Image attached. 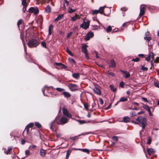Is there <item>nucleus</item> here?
Segmentation results:
<instances>
[{
  "label": "nucleus",
  "mask_w": 159,
  "mask_h": 159,
  "mask_svg": "<svg viewBox=\"0 0 159 159\" xmlns=\"http://www.w3.org/2000/svg\"><path fill=\"white\" fill-rule=\"evenodd\" d=\"M72 77L75 79H79L80 78V74L79 73H74L73 74Z\"/></svg>",
  "instance_id": "obj_21"
},
{
  "label": "nucleus",
  "mask_w": 159,
  "mask_h": 159,
  "mask_svg": "<svg viewBox=\"0 0 159 159\" xmlns=\"http://www.w3.org/2000/svg\"><path fill=\"white\" fill-rule=\"evenodd\" d=\"M142 70H143L147 71L148 70V68L144 66H142Z\"/></svg>",
  "instance_id": "obj_50"
},
{
  "label": "nucleus",
  "mask_w": 159,
  "mask_h": 159,
  "mask_svg": "<svg viewBox=\"0 0 159 159\" xmlns=\"http://www.w3.org/2000/svg\"><path fill=\"white\" fill-rule=\"evenodd\" d=\"M139 60V58L138 57L134 59H133L131 61H135V62H138Z\"/></svg>",
  "instance_id": "obj_43"
},
{
  "label": "nucleus",
  "mask_w": 159,
  "mask_h": 159,
  "mask_svg": "<svg viewBox=\"0 0 159 159\" xmlns=\"http://www.w3.org/2000/svg\"><path fill=\"white\" fill-rule=\"evenodd\" d=\"M34 125L33 123H30L26 127L25 130H26L27 132H28L29 131V128L30 127H32Z\"/></svg>",
  "instance_id": "obj_17"
},
{
  "label": "nucleus",
  "mask_w": 159,
  "mask_h": 159,
  "mask_svg": "<svg viewBox=\"0 0 159 159\" xmlns=\"http://www.w3.org/2000/svg\"><path fill=\"white\" fill-rule=\"evenodd\" d=\"M68 119L66 117H62L59 121L57 122V123L58 125H63L68 122Z\"/></svg>",
  "instance_id": "obj_3"
},
{
  "label": "nucleus",
  "mask_w": 159,
  "mask_h": 159,
  "mask_svg": "<svg viewBox=\"0 0 159 159\" xmlns=\"http://www.w3.org/2000/svg\"><path fill=\"white\" fill-rule=\"evenodd\" d=\"M53 30V25H51L49 26L48 29V34L50 35L52 34V31Z\"/></svg>",
  "instance_id": "obj_19"
},
{
  "label": "nucleus",
  "mask_w": 159,
  "mask_h": 159,
  "mask_svg": "<svg viewBox=\"0 0 159 159\" xmlns=\"http://www.w3.org/2000/svg\"><path fill=\"white\" fill-rule=\"evenodd\" d=\"M150 56L151 54L149 55L148 57L146 58V60L148 61L150 60Z\"/></svg>",
  "instance_id": "obj_54"
},
{
  "label": "nucleus",
  "mask_w": 159,
  "mask_h": 159,
  "mask_svg": "<svg viewBox=\"0 0 159 159\" xmlns=\"http://www.w3.org/2000/svg\"><path fill=\"white\" fill-rule=\"evenodd\" d=\"M66 51L67 52V53L70 55H71V56L73 55L72 53L68 49H66Z\"/></svg>",
  "instance_id": "obj_48"
},
{
  "label": "nucleus",
  "mask_w": 159,
  "mask_h": 159,
  "mask_svg": "<svg viewBox=\"0 0 159 159\" xmlns=\"http://www.w3.org/2000/svg\"><path fill=\"white\" fill-rule=\"evenodd\" d=\"M144 39L145 40H147V41H149L151 39V38L150 37H148L146 36L145 37H144Z\"/></svg>",
  "instance_id": "obj_44"
},
{
  "label": "nucleus",
  "mask_w": 159,
  "mask_h": 159,
  "mask_svg": "<svg viewBox=\"0 0 159 159\" xmlns=\"http://www.w3.org/2000/svg\"><path fill=\"white\" fill-rule=\"evenodd\" d=\"M39 44V43L37 40L32 39L28 42V46L30 48H33L36 47Z\"/></svg>",
  "instance_id": "obj_2"
},
{
  "label": "nucleus",
  "mask_w": 159,
  "mask_h": 159,
  "mask_svg": "<svg viewBox=\"0 0 159 159\" xmlns=\"http://www.w3.org/2000/svg\"><path fill=\"white\" fill-rule=\"evenodd\" d=\"M88 47L86 44H83L82 47V51L84 53L88 52L87 48Z\"/></svg>",
  "instance_id": "obj_12"
},
{
  "label": "nucleus",
  "mask_w": 159,
  "mask_h": 159,
  "mask_svg": "<svg viewBox=\"0 0 159 159\" xmlns=\"http://www.w3.org/2000/svg\"><path fill=\"white\" fill-rule=\"evenodd\" d=\"M62 112L64 115L68 118H71L72 115L69 113L67 110L66 108H63L62 109Z\"/></svg>",
  "instance_id": "obj_8"
},
{
  "label": "nucleus",
  "mask_w": 159,
  "mask_h": 159,
  "mask_svg": "<svg viewBox=\"0 0 159 159\" xmlns=\"http://www.w3.org/2000/svg\"><path fill=\"white\" fill-rule=\"evenodd\" d=\"M152 141V139L150 137H149L148 140V141L147 142V144H151Z\"/></svg>",
  "instance_id": "obj_39"
},
{
  "label": "nucleus",
  "mask_w": 159,
  "mask_h": 159,
  "mask_svg": "<svg viewBox=\"0 0 159 159\" xmlns=\"http://www.w3.org/2000/svg\"><path fill=\"white\" fill-rule=\"evenodd\" d=\"M95 53L96 55V57L97 58H99V57L98 56V53H97V52L96 51L95 52Z\"/></svg>",
  "instance_id": "obj_63"
},
{
  "label": "nucleus",
  "mask_w": 159,
  "mask_h": 159,
  "mask_svg": "<svg viewBox=\"0 0 159 159\" xmlns=\"http://www.w3.org/2000/svg\"><path fill=\"white\" fill-rule=\"evenodd\" d=\"M93 90L95 93L98 95H101V91L98 88L95 87L93 89Z\"/></svg>",
  "instance_id": "obj_13"
},
{
  "label": "nucleus",
  "mask_w": 159,
  "mask_h": 159,
  "mask_svg": "<svg viewBox=\"0 0 159 159\" xmlns=\"http://www.w3.org/2000/svg\"><path fill=\"white\" fill-rule=\"evenodd\" d=\"M145 10V7L143 5H141L140 8V12L139 15V17H141L144 14Z\"/></svg>",
  "instance_id": "obj_7"
},
{
  "label": "nucleus",
  "mask_w": 159,
  "mask_h": 159,
  "mask_svg": "<svg viewBox=\"0 0 159 159\" xmlns=\"http://www.w3.org/2000/svg\"><path fill=\"white\" fill-rule=\"evenodd\" d=\"M69 60L70 62H71L72 63H76L75 61L73 58H70L69 59Z\"/></svg>",
  "instance_id": "obj_53"
},
{
  "label": "nucleus",
  "mask_w": 159,
  "mask_h": 159,
  "mask_svg": "<svg viewBox=\"0 0 159 159\" xmlns=\"http://www.w3.org/2000/svg\"><path fill=\"white\" fill-rule=\"evenodd\" d=\"M151 57L152 61H151V64L152 66L153 64V62L152 61H153L154 60V54L153 52H152Z\"/></svg>",
  "instance_id": "obj_33"
},
{
  "label": "nucleus",
  "mask_w": 159,
  "mask_h": 159,
  "mask_svg": "<svg viewBox=\"0 0 159 159\" xmlns=\"http://www.w3.org/2000/svg\"><path fill=\"white\" fill-rule=\"evenodd\" d=\"M120 87L123 88L124 87V83L123 82H121L120 83Z\"/></svg>",
  "instance_id": "obj_55"
},
{
  "label": "nucleus",
  "mask_w": 159,
  "mask_h": 159,
  "mask_svg": "<svg viewBox=\"0 0 159 159\" xmlns=\"http://www.w3.org/2000/svg\"><path fill=\"white\" fill-rule=\"evenodd\" d=\"M122 72L125 74V78H129L130 76V75L129 72L126 71H122Z\"/></svg>",
  "instance_id": "obj_23"
},
{
  "label": "nucleus",
  "mask_w": 159,
  "mask_h": 159,
  "mask_svg": "<svg viewBox=\"0 0 159 159\" xmlns=\"http://www.w3.org/2000/svg\"><path fill=\"white\" fill-rule=\"evenodd\" d=\"M63 17V15H59L57 18L55 19V22H57L58 20L61 19Z\"/></svg>",
  "instance_id": "obj_20"
},
{
  "label": "nucleus",
  "mask_w": 159,
  "mask_h": 159,
  "mask_svg": "<svg viewBox=\"0 0 159 159\" xmlns=\"http://www.w3.org/2000/svg\"><path fill=\"white\" fill-rule=\"evenodd\" d=\"M29 11L30 13H34V14H37L39 13V10L37 7H31L29 9Z\"/></svg>",
  "instance_id": "obj_6"
},
{
  "label": "nucleus",
  "mask_w": 159,
  "mask_h": 159,
  "mask_svg": "<svg viewBox=\"0 0 159 159\" xmlns=\"http://www.w3.org/2000/svg\"><path fill=\"white\" fill-rule=\"evenodd\" d=\"M71 152V151L70 150H68L67 151L66 156V157L67 159L68 158Z\"/></svg>",
  "instance_id": "obj_30"
},
{
  "label": "nucleus",
  "mask_w": 159,
  "mask_h": 159,
  "mask_svg": "<svg viewBox=\"0 0 159 159\" xmlns=\"http://www.w3.org/2000/svg\"><path fill=\"white\" fill-rule=\"evenodd\" d=\"M12 150V148H8V150L7 152H5V153L8 154Z\"/></svg>",
  "instance_id": "obj_37"
},
{
  "label": "nucleus",
  "mask_w": 159,
  "mask_h": 159,
  "mask_svg": "<svg viewBox=\"0 0 159 159\" xmlns=\"http://www.w3.org/2000/svg\"><path fill=\"white\" fill-rule=\"evenodd\" d=\"M136 120L138 122V124H141L142 129L145 128L147 124L146 118L143 116H140L138 117Z\"/></svg>",
  "instance_id": "obj_1"
},
{
  "label": "nucleus",
  "mask_w": 159,
  "mask_h": 159,
  "mask_svg": "<svg viewBox=\"0 0 159 159\" xmlns=\"http://www.w3.org/2000/svg\"><path fill=\"white\" fill-rule=\"evenodd\" d=\"M80 18V16L78 14H75V15L71 18L70 20L72 21H75L76 20H78Z\"/></svg>",
  "instance_id": "obj_11"
},
{
  "label": "nucleus",
  "mask_w": 159,
  "mask_h": 159,
  "mask_svg": "<svg viewBox=\"0 0 159 159\" xmlns=\"http://www.w3.org/2000/svg\"><path fill=\"white\" fill-rule=\"evenodd\" d=\"M85 54V57L87 59H89V55H88V52H87L86 53H84Z\"/></svg>",
  "instance_id": "obj_58"
},
{
  "label": "nucleus",
  "mask_w": 159,
  "mask_h": 159,
  "mask_svg": "<svg viewBox=\"0 0 159 159\" xmlns=\"http://www.w3.org/2000/svg\"><path fill=\"white\" fill-rule=\"evenodd\" d=\"M105 7H100L98 10L99 13L101 14H103L104 12V9Z\"/></svg>",
  "instance_id": "obj_28"
},
{
  "label": "nucleus",
  "mask_w": 159,
  "mask_h": 159,
  "mask_svg": "<svg viewBox=\"0 0 159 159\" xmlns=\"http://www.w3.org/2000/svg\"><path fill=\"white\" fill-rule=\"evenodd\" d=\"M154 86L157 88H159V83L158 82H155L154 83Z\"/></svg>",
  "instance_id": "obj_42"
},
{
  "label": "nucleus",
  "mask_w": 159,
  "mask_h": 159,
  "mask_svg": "<svg viewBox=\"0 0 159 159\" xmlns=\"http://www.w3.org/2000/svg\"><path fill=\"white\" fill-rule=\"evenodd\" d=\"M78 139V137L77 136H74V137H70V139H72V140H75L77 139Z\"/></svg>",
  "instance_id": "obj_51"
},
{
  "label": "nucleus",
  "mask_w": 159,
  "mask_h": 159,
  "mask_svg": "<svg viewBox=\"0 0 159 159\" xmlns=\"http://www.w3.org/2000/svg\"><path fill=\"white\" fill-rule=\"evenodd\" d=\"M128 99L127 98L122 97L120 99L119 101L120 102H124L126 101Z\"/></svg>",
  "instance_id": "obj_29"
},
{
  "label": "nucleus",
  "mask_w": 159,
  "mask_h": 159,
  "mask_svg": "<svg viewBox=\"0 0 159 159\" xmlns=\"http://www.w3.org/2000/svg\"><path fill=\"white\" fill-rule=\"evenodd\" d=\"M50 125H50V128L51 130H52L53 129V123L52 122L51 124Z\"/></svg>",
  "instance_id": "obj_60"
},
{
  "label": "nucleus",
  "mask_w": 159,
  "mask_h": 159,
  "mask_svg": "<svg viewBox=\"0 0 159 159\" xmlns=\"http://www.w3.org/2000/svg\"><path fill=\"white\" fill-rule=\"evenodd\" d=\"M154 62L158 63H159V57H157L156 59L153 61Z\"/></svg>",
  "instance_id": "obj_41"
},
{
  "label": "nucleus",
  "mask_w": 159,
  "mask_h": 159,
  "mask_svg": "<svg viewBox=\"0 0 159 159\" xmlns=\"http://www.w3.org/2000/svg\"><path fill=\"white\" fill-rule=\"evenodd\" d=\"M111 30V26L110 25H109L106 29V31L107 33H108L110 32Z\"/></svg>",
  "instance_id": "obj_35"
},
{
  "label": "nucleus",
  "mask_w": 159,
  "mask_h": 159,
  "mask_svg": "<svg viewBox=\"0 0 159 159\" xmlns=\"http://www.w3.org/2000/svg\"><path fill=\"white\" fill-rule=\"evenodd\" d=\"M142 99L143 101H144L146 102H148V100L146 98H144V97H142Z\"/></svg>",
  "instance_id": "obj_57"
},
{
  "label": "nucleus",
  "mask_w": 159,
  "mask_h": 159,
  "mask_svg": "<svg viewBox=\"0 0 159 159\" xmlns=\"http://www.w3.org/2000/svg\"><path fill=\"white\" fill-rule=\"evenodd\" d=\"M93 36V33L91 32H89L87 34L84 39L86 41H88L90 38H92Z\"/></svg>",
  "instance_id": "obj_9"
},
{
  "label": "nucleus",
  "mask_w": 159,
  "mask_h": 159,
  "mask_svg": "<svg viewBox=\"0 0 159 159\" xmlns=\"http://www.w3.org/2000/svg\"><path fill=\"white\" fill-rule=\"evenodd\" d=\"M41 45H42L44 48H46V43L45 42H42L41 43Z\"/></svg>",
  "instance_id": "obj_49"
},
{
  "label": "nucleus",
  "mask_w": 159,
  "mask_h": 159,
  "mask_svg": "<svg viewBox=\"0 0 159 159\" xmlns=\"http://www.w3.org/2000/svg\"><path fill=\"white\" fill-rule=\"evenodd\" d=\"M147 150L148 154L150 155L153 154L155 152L154 149L152 148H148Z\"/></svg>",
  "instance_id": "obj_14"
},
{
  "label": "nucleus",
  "mask_w": 159,
  "mask_h": 159,
  "mask_svg": "<svg viewBox=\"0 0 159 159\" xmlns=\"http://www.w3.org/2000/svg\"><path fill=\"white\" fill-rule=\"evenodd\" d=\"M55 64L57 65L60 66H61V65L62 63H56Z\"/></svg>",
  "instance_id": "obj_64"
},
{
  "label": "nucleus",
  "mask_w": 159,
  "mask_h": 159,
  "mask_svg": "<svg viewBox=\"0 0 159 159\" xmlns=\"http://www.w3.org/2000/svg\"><path fill=\"white\" fill-rule=\"evenodd\" d=\"M84 108L86 110H88L89 105L87 103H85L84 104Z\"/></svg>",
  "instance_id": "obj_38"
},
{
  "label": "nucleus",
  "mask_w": 159,
  "mask_h": 159,
  "mask_svg": "<svg viewBox=\"0 0 159 159\" xmlns=\"http://www.w3.org/2000/svg\"><path fill=\"white\" fill-rule=\"evenodd\" d=\"M98 13H99L98 10H95L93 11L92 14L93 15H95L98 14Z\"/></svg>",
  "instance_id": "obj_45"
},
{
  "label": "nucleus",
  "mask_w": 159,
  "mask_h": 159,
  "mask_svg": "<svg viewBox=\"0 0 159 159\" xmlns=\"http://www.w3.org/2000/svg\"><path fill=\"white\" fill-rule=\"evenodd\" d=\"M25 154L26 156L30 155V151L28 150H26L25 151Z\"/></svg>",
  "instance_id": "obj_47"
},
{
  "label": "nucleus",
  "mask_w": 159,
  "mask_h": 159,
  "mask_svg": "<svg viewBox=\"0 0 159 159\" xmlns=\"http://www.w3.org/2000/svg\"><path fill=\"white\" fill-rule=\"evenodd\" d=\"M68 12L69 13H71L75 12L76 11V9H72L71 7H69L67 10Z\"/></svg>",
  "instance_id": "obj_22"
},
{
  "label": "nucleus",
  "mask_w": 159,
  "mask_h": 159,
  "mask_svg": "<svg viewBox=\"0 0 159 159\" xmlns=\"http://www.w3.org/2000/svg\"><path fill=\"white\" fill-rule=\"evenodd\" d=\"M107 76L109 77H114L115 76V75L112 72H110L108 71L107 72Z\"/></svg>",
  "instance_id": "obj_24"
},
{
  "label": "nucleus",
  "mask_w": 159,
  "mask_h": 159,
  "mask_svg": "<svg viewBox=\"0 0 159 159\" xmlns=\"http://www.w3.org/2000/svg\"><path fill=\"white\" fill-rule=\"evenodd\" d=\"M112 139L115 141H117L118 140V138L116 136H113L112 137Z\"/></svg>",
  "instance_id": "obj_52"
},
{
  "label": "nucleus",
  "mask_w": 159,
  "mask_h": 159,
  "mask_svg": "<svg viewBox=\"0 0 159 159\" xmlns=\"http://www.w3.org/2000/svg\"><path fill=\"white\" fill-rule=\"evenodd\" d=\"M110 88L111 89L113 92H115L116 91V89L114 88V86L112 85H110Z\"/></svg>",
  "instance_id": "obj_34"
},
{
  "label": "nucleus",
  "mask_w": 159,
  "mask_h": 159,
  "mask_svg": "<svg viewBox=\"0 0 159 159\" xmlns=\"http://www.w3.org/2000/svg\"><path fill=\"white\" fill-rule=\"evenodd\" d=\"M56 89L57 91L60 92L65 90V89H64L60 88H57Z\"/></svg>",
  "instance_id": "obj_36"
},
{
  "label": "nucleus",
  "mask_w": 159,
  "mask_h": 159,
  "mask_svg": "<svg viewBox=\"0 0 159 159\" xmlns=\"http://www.w3.org/2000/svg\"><path fill=\"white\" fill-rule=\"evenodd\" d=\"M109 66L111 67H115L116 66V63L113 60L110 61L109 63Z\"/></svg>",
  "instance_id": "obj_15"
},
{
  "label": "nucleus",
  "mask_w": 159,
  "mask_h": 159,
  "mask_svg": "<svg viewBox=\"0 0 159 159\" xmlns=\"http://www.w3.org/2000/svg\"><path fill=\"white\" fill-rule=\"evenodd\" d=\"M46 154L45 150L43 149H41L40 151V154L41 156H44Z\"/></svg>",
  "instance_id": "obj_27"
},
{
  "label": "nucleus",
  "mask_w": 159,
  "mask_h": 159,
  "mask_svg": "<svg viewBox=\"0 0 159 159\" xmlns=\"http://www.w3.org/2000/svg\"><path fill=\"white\" fill-rule=\"evenodd\" d=\"M35 125L38 128H40L41 127V125L39 122H35Z\"/></svg>",
  "instance_id": "obj_40"
},
{
  "label": "nucleus",
  "mask_w": 159,
  "mask_h": 159,
  "mask_svg": "<svg viewBox=\"0 0 159 159\" xmlns=\"http://www.w3.org/2000/svg\"><path fill=\"white\" fill-rule=\"evenodd\" d=\"M99 100L100 103L102 105L103 104V100L102 98H99Z\"/></svg>",
  "instance_id": "obj_56"
},
{
  "label": "nucleus",
  "mask_w": 159,
  "mask_h": 159,
  "mask_svg": "<svg viewBox=\"0 0 159 159\" xmlns=\"http://www.w3.org/2000/svg\"><path fill=\"white\" fill-rule=\"evenodd\" d=\"M22 23V20L21 19L19 20L17 23V25L19 27L20 25Z\"/></svg>",
  "instance_id": "obj_46"
},
{
  "label": "nucleus",
  "mask_w": 159,
  "mask_h": 159,
  "mask_svg": "<svg viewBox=\"0 0 159 159\" xmlns=\"http://www.w3.org/2000/svg\"><path fill=\"white\" fill-rule=\"evenodd\" d=\"M62 94L64 95L65 97L69 98L71 96V94L67 92H63Z\"/></svg>",
  "instance_id": "obj_18"
},
{
  "label": "nucleus",
  "mask_w": 159,
  "mask_h": 159,
  "mask_svg": "<svg viewBox=\"0 0 159 159\" xmlns=\"http://www.w3.org/2000/svg\"><path fill=\"white\" fill-rule=\"evenodd\" d=\"M143 107L148 112H150V109L148 105H147L145 104H143Z\"/></svg>",
  "instance_id": "obj_25"
},
{
  "label": "nucleus",
  "mask_w": 159,
  "mask_h": 159,
  "mask_svg": "<svg viewBox=\"0 0 159 159\" xmlns=\"http://www.w3.org/2000/svg\"><path fill=\"white\" fill-rule=\"evenodd\" d=\"M127 22H125V23H124L122 25V26L123 27H126L127 26Z\"/></svg>",
  "instance_id": "obj_62"
},
{
  "label": "nucleus",
  "mask_w": 159,
  "mask_h": 159,
  "mask_svg": "<svg viewBox=\"0 0 159 159\" xmlns=\"http://www.w3.org/2000/svg\"><path fill=\"white\" fill-rule=\"evenodd\" d=\"M77 150L81 151L82 152H84L87 153L88 154H89V149H78Z\"/></svg>",
  "instance_id": "obj_26"
},
{
  "label": "nucleus",
  "mask_w": 159,
  "mask_h": 159,
  "mask_svg": "<svg viewBox=\"0 0 159 159\" xmlns=\"http://www.w3.org/2000/svg\"><path fill=\"white\" fill-rule=\"evenodd\" d=\"M68 86L70 90L71 91H75L78 90L77 85L76 84H70Z\"/></svg>",
  "instance_id": "obj_4"
},
{
  "label": "nucleus",
  "mask_w": 159,
  "mask_h": 159,
  "mask_svg": "<svg viewBox=\"0 0 159 159\" xmlns=\"http://www.w3.org/2000/svg\"><path fill=\"white\" fill-rule=\"evenodd\" d=\"M130 119L129 117H125L123 118V121L125 122H127L129 121Z\"/></svg>",
  "instance_id": "obj_31"
},
{
  "label": "nucleus",
  "mask_w": 159,
  "mask_h": 159,
  "mask_svg": "<svg viewBox=\"0 0 159 159\" xmlns=\"http://www.w3.org/2000/svg\"><path fill=\"white\" fill-rule=\"evenodd\" d=\"M22 0V5L23 6V13L25 12L26 10L28 4L26 2L27 0Z\"/></svg>",
  "instance_id": "obj_10"
},
{
  "label": "nucleus",
  "mask_w": 159,
  "mask_h": 159,
  "mask_svg": "<svg viewBox=\"0 0 159 159\" xmlns=\"http://www.w3.org/2000/svg\"><path fill=\"white\" fill-rule=\"evenodd\" d=\"M72 34V32H70V33H69L67 36V38H69L70 37L71 35V34Z\"/></svg>",
  "instance_id": "obj_61"
},
{
  "label": "nucleus",
  "mask_w": 159,
  "mask_h": 159,
  "mask_svg": "<svg viewBox=\"0 0 159 159\" xmlns=\"http://www.w3.org/2000/svg\"><path fill=\"white\" fill-rule=\"evenodd\" d=\"M51 11V9L49 5H47L45 8V11L46 13H48L50 12Z\"/></svg>",
  "instance_id": "obj_16"
},
{
  "label": "nucleus",
  "mask_w": 159,
  "mask_h": 159,
  "mask_svg": "<svg viewBox=\"0 0 159 159\" xmlns=\"http://www.w3.org/2000/svg\"><path fill=\"white\" fill-rule=\"evenodd\" d=\"M80 124H82L87 123L86 121L85 120H77Z\"/></svg>",
  "instance_id": "obj_32"
},
{
  "label": "nucleus",
  "mask_w": 159,
  "mask_h": 159,
  "mask_svg": "<svg viewBox=\"0 0 159 159\" xmlns=\"http://www.w3.org/2000/svg\"><path fill=\"white\" fill-rule=\"evenodd\" d=\"M61 68H66V66L62 64L61 65V66H60Z\"/></svg>",
  "instance_id": "obj_59"
},
{
  "label": "nucleus",
  "mask_w": 159,
  "mask_h": 159,
  "mask_svg": "<svg viewBox=\"0 0 159 159\" xmlns=\"http://www.w3.org/2000/svg\"><path fill=\"white\" fill-rule=\"evenodd\" d=\"M83 20H84V22L80 25V27L84 29H87L89 26V21H88L86 22H85L84 19H83Z\"/></svg>",
  "instance_id": "obj_5"
}]
</instances>
